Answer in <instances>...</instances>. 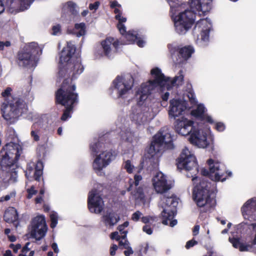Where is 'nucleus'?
Listing matches in <instances>:
<instances>
[{
  "mask_svg": "<svg viewBox=\"0 0 256 256\" xmlns=\"http://www.w3.org/2000/svg\"><path fill=\"white\" fill-rule=\"evenodd\" d=\"M151 74L152 80L142 84L136 92V96L139 105L142 104V102L146 100L148 96L155 89L160 88L161 91L166 88L170 90L173 86L181 85L184 80L182 71H180L173 80L166 78L158 68L151 70Z\"/></svg>",
  "mask_w": 256,
  "mask_h": 256,
  "instance_id": "1",
  "label": "nucleus"
},
{
  "mask_svg": "<svg viewBox=\"0 0 256 256\" xmlns=\"http://www.w3.org/2000/svg\"><path fill=\"white\" fill-rule=\"evenodd\" d=\"M190 10L180 12L174 18L176 31L180 34H184L191 28L196 16L208 12L211 8L212 0H189Z\"/></svg>",
  "mask_w": 256,
  "mask_h": 256,
  "instance_id": "2",
  "label": "nucleus"
},
{
  "mask_svg": "<svg viewBox=\"0 0 256 256\" xmlns=\"http://www.w3.org/2000/svg\"><path fill=\"white\" fill-rule=\"evenodd\" d=\"M76 47L71 42H68L60 56L59 78L70 77L74 78L82 73L83 66L79 58L74 56Z\"/></svg>",
  "mask_w": 256,
  "mask_h": 256,
  "instance_id": "3",
  "label": "nucleus"
},
{
  "mask_svg": "<svg viewBox=\"0 0 256 256\" xmlns=\"http://www.w3.org/2000/svg\"><path fill=\"white\" fill-rule=\"evenodd\" d=\"M172 147V136L168 128H164L154 136L148 150L147 158L152 159L154 162H157L161 152L164 149H170Z\"/></svg>",
  "mask_w": 256,
  "mask_h": 256,
  "instance_id": "4",
  "label": "nucleus"
},
{
  "mask_svg": "<svg viewBox=\"0 0 256 256\" xmlns=\"http://www.w3.org/2000/svg\"><path fill=\"white\" fill-rule=\"evenodd\" d=\"M2 116L10 124H14L18 118L28 111V106L26 102L18 97L12 98L7 104L4 103L2 106Z\"/></svg>",
  "mask_w": 256,
  "mask_h": 256,
  "instance_id": "5",
  "label": "nucleus"
},
{
  "mask_svg": "<svg viewBox=\"0 0 256 256\" xmlns=\"http://www.w3.org/2000/svg\"><path fill=\"white\" fill-rule=\"evenodd\" d=\"M66 80L63 82L62 85L56 94V101L64 106L66 110L64 112L61 119L65 121L70 117V112L72 109V105L76 102L77 94L74 92L76 86L74 85L67 84Z\"/></svg>",
  "mask_w": 256,
  "mask_h": 256,
  "instance_id": "6",
  "label": "nucleus"
},
{
  "mask_svg": "<svg viewBox=\"0 0 256 256\" xmlns=\"http://www.w3.org/2000/svg\"><path fill=\"white\" fill-rule=\"evenodd\" d=\"M194 184L193 190V198L198 206L208 204L210 206L215 204V200L210 194V184L198 178H193Z\"/></svg>",
  "mask_w": 256,
  "mask_h": 256,
  "instance_id": "7",
  "label": "nucleus"
},
{
  "mask_svg": "<svg viewBox=\"0 0 256 256\" xmlns=\"http://www.w3.org/2000/svg\"><path fill=\"white\" fill-rule=\"evenodd\" d=\"M42 48L34 42L30 43L24 51L18 54V64L20 66L32 68L36 66L38 57L42 54Z\"/></svg>",
  "mask_w": 256,
  "mask_h": 256,
  "instance_id": "8",
  "label": "nucleus"
},
{
  "mask_svg": "<svg viewBox=\"0 0 256 256\" xmlns=\"http://www.w3.org/2000/svg\"><path fill=\"white\" fill-rule=\"evenodd\" d=\"M178 204L177 200L172 196H163L161 198L160 206L162 208V223L165 225H170L171 227L177 224L176 220H173L175 214V208Z\"/></svg>",
  "mask_w": 256,
  "mask_h": 256,
  "instance_id": "9",
  "label": "nucleus"
},
{
  "mask_svg": "<svg viewBox=\"0 0 256 256\" xmlns=\"http://www.w3.org/2000/svg\"><path fill=\"white\" fill-rule=\"evenodd\" d=\"M100 144L98 142L90 146L92 151L96 154L92 167L95 172L99 174H102L101 170L108 166L114 158L110 152H100Z\"/></svg>",
  "mask_w": 256,
  "mask_h": 256,
  "instance_id": "10",
  "label": "nucleus"
},
{
  "mask_svg": "<svg viewBox=\"0 0 256 256\" xmlns=\"http://www.w3.org/2000/svg\"><path fill=\"white\" fill-rule=\"evenodd\" d=\"M116 14V18L118 21L117 24V28L120 34L127 40L126 44H132L136 42L137 45L140 47H143L145 44V42L139 38L134 31L126 32V28L124 23L126 21V18L122 16V13L120 10L115 8L114 10Z\"/></svg>",
  "mask_w": 256,
  "mask_h": 256,
  "instance_id": "11",
  "label": "nucleus"
},
{
  "mask_svg": "<svg viewBox=\"0 0 256 256\" xmlns=\"http://www.w3.org/2000/svg\"><path fill=\"white\" fill-rule=\"evenodd\" d=\"M19 146L14 143L6 144L0 152V164L2 168L10 167L20 156Z\"/></svg>",
  "mask_w": 256,
  "mask_h": 256,
  "instance_id": "12",
  "label": "nucleus"
},
{
  "mask_svg": "<svg viewBox=\"0 0 256 256\" xmlns=\"http://www.w3.org/2000/svg\"><path fill=\"white\" fill-rule=\"evenodd\" d=\"M241 210L244 219L250 222H243L240 226H243L246 224L253 229L255 235L252 244H256V224L250 223L256 221V198H252L247 200L242 206Z\"/></svg>",
  "mask_w": 256,
  "mask_h": 256,
  "instance_id": "13",
  "label": "nucleus"
},
{
  "mask_svg": "<svg viewBox=\"0 0 256 256\" xmlns=\"http://www.w3.org/2000/svg\"><path fill=\"white\" fill-rule=\"evenodd\" d=\"M134 80L130 76H118L113 80L112 94L118 98H124L130 91Z\"/></svg>",
  "mask_w": 256,
  "mask_h": 256,
  "instance_id": "14",
  "label": "nucleus"
},
{
  "mask_svg": "<svg viewBox=\"0 0 256 256\" xmlns=\"http://www.w3.org/2000/svg\"><path fill=\"white\" fill-rule=\"evenodd\" d=\"M210 138L208 128L203 130L201 126H198L193 128L189 140L190 143L198 148H206L210 144Z\"/></svg>",
  "mask_w": 256,
  "mask_h": 256,
  "instance_id": "15",
  "label": "nucleus"
},
{
  "mask_svg": "<svg viewBox=\"0 0 256 256\" xmlns=\"http://www.w3.org/2000/svg\"><path fill=\"white\" fill-rule=\"evenodd\" d=\"M209 166V170L205 168L201 169V174L203 176H208L214 181L224 182L226 180V177H224L225 174L224 166L218 162H214L212 159L208 161Z\"/></svg>",
  "mask_w": 256,
  "mask_h": 256,
  "instance_id": "16",
  "label": "nucleus"
},
{
  "mask_svg": "<svg viewBox=\"0 0 256 256\" xmlns=\"http://www.w3.org/2000/svg\"><path fill=\"white\" fill-rule=\"evenodd\" d=\"M178 167L180 169H184L190 171L194 169L197 170V162L193 152L187 147L182 150L180 156L178 160Z\"/></svg>",
  "mask_w": 256,
  "mask_h": 256,
  "instance_id": "17",
  "label": "nucleus"
},
{
  "mask_svg": "<svg viewBox=\"0 0 256 256\" xmlns=\"http://www.w3.org/2000/svg\"><path fill=\"white\" fill-rule=\"evenodd\" d=\"M156 113L151 108L146 106H138L130 115L131 119L136 124H144L152 119Z\"/></svg>",
  "mask_w": 256,
  "mask_h": 256,
  "instance_id": "18",
  "label": "nucleus"
},
{
  "mask_svg": "<svg viewBox=\"0 0 256 256\" xmlns=\"http://www.w3.org/2000/svg\"><path fill=\"white\" fill-rule=\"evenodd\" d=\"M212 28L210 20L208 18L200 19L196 23L194 28L196 32H200L198 36L196 42L201 46L206 44L209 39V32Z\"/></svg>",
  "mask_w": 256,
  "mask_h": 256,
  "instance_id": "19",
  "label": "nucleus"
},
{
  "mask_svg": "<svg viewBox=\"0 0 256 256\" xmlns=\"http://www.w3.org/2000/svg\"><path fill=\"white\" fill-rule=\"evenodd\" d=\"M47 229L44 217L42 216H37L32 222L30 236L36 240H40L44 237Z\"/></svg>",
  "mask_w": 256,
  "mask_h": 256,
  "instance_id": "20",
  "label": "nucleus"
},
{
  "mask_svg": "<svg viewBox=\"0 0 256 256\" xmlns=\"http://www.w3.org/2000/svg\"><path fill=\"white\" fill-rule=\"evenodd\" d=\"M88 206L91 212L100 213L104 209V202L98 191L92 190L88 198Z\"/></svg>",
  "mask_w": 256,
  "mask_h": 256,
  "instance_id": "21",
  "label": "nucleus"
},
{
  "mask_svg": "<svg viewBox=\"0 0 256 256\" xmlns=\"http://www.w3.org/2000/svg\"><path fill=\"white\" fill-rule=\"evenodd\" d=\"M152 185L157 193L162 194L172 188L167 176L162 172H157L152 180Z\"/></svg>",
  "mask_w": 256,
  "mask_h": 256,
  "instance_id": "22",
  "label": "nucleus"
},
{
  "mask_svg": "<svg viewBox=\"0 0 256 256\" xmlns=\"http://www.w3.org/2000/svg\"><path fill=\"white\" fill-rule=\"evenodd\" d=\"M186 108V106L184 102L173 99L170 101L168 110L169 116L171 118H176L182 114Z\"/></svg>",
  "mask_w": 256,
  "mask_h": 256,
  "instance_id": "23",
  "label": "nucleus"
},
{
  "mask_svg": "<svg viewBox=\"0 0 256 256\" xmlns=\"http://www.w3.org/2000/svg\"><path fill=\"white\" fill-rule=\"evenodd\" d=\"M142 180V177L140 175H135L134 180L130 182V186L128 190H132V193L134 198L137 200H142L144 198L143 188L140 186H138L140 182Z\"/></svg>",
  "mask_w": 256,
  "mask_h": 256,
  "instance_id": "24",
  "label": "nucleus"
},
{
  "mask_svg": "<svg viewBox=\"0 0 256 256\" xmlns=\"http://www.w3.org/2000/svg\"><path fill=\"white\" fill-rule=\"evenodd\" d=\"M193 122L186 118H182L181 120H178L175 126L176 132L182 136H186L190 134L194 127Z\"/></svg>",
  "mask_w": 256,
  "mask_h": 256,
  "instance_id": "25",
  "label": "nucleus"
},
{
  "mask_svg": "<svg viewBox=\"0 0 256 256\" xmlns=\"http://www.w3.org/2000/svg\"><path fill=\"white\" fill-rule=\"evenodd\" d=\"M120 42L117 40L112 37L107 38L106 40L101 42V46L103 50L104 54L110 56L112 52V48L116 50L118 48Z\"/></svg>",
  "mask_w": 256,
  "mask_h": 256,
  "instance_id": "26",
  "label": "nucleus"
},
{
  "mask_svg": "<svg viewBox=\"0 0 256 256\" xmlns=\"http://www.w3.org/2000/svg\"><path fill=\"white\" fill-rule=\"evenodd\" d=\"M79 12V7L78 4L72 1L67 2L62 4V16L68 18L70 16H76Z\"/></svg>",
  "mask_w": 256,
  "mask_h": 256,
  "instance_id": "27",
  "label": "nucleus"
},
{
  "mask_svg": "<svg viewBox=\"0 0 256 256\" xmlns=\"http://www.w3.org/2000/svg\"><path fill=\"white\" fill-rule=\"evenodd\" d=\"M42 162L40 161H38L36 166L34 170L32 167L30 166H28L26 172V176L28 178L34 177V178L35 180H39V179L42 174Z\"/></svg>",
  "mask_w": 256,
  "mask_h": 256,
  "instance_id": "28",
  "label": "nucleus"
},
{
  "mask_svg": "<svg viewBox=\"0 0 256 256\" xmlns=\"http://www.w3.org/2000/svg\"><path fill=\"white\" fill-rule=\"evenodd\" d=\"M194 52V50L190 46H184L180 48L178 51V58H176V62L181 63L187 60Z\"/></svg>",
  "mask_w": 256,
  "mask_h": 256,
  "instance_id": "29",
  "label": "nucleus"
},
{
  "mask_svg": "<svg viewBox=\"0 0 256 256\" xmlns=\"http://www.w3.org/2000/svg\"><path fill=\"white\" fill-rule=\"evenodd\" d=\"M204 112L205 108L204 107V105L200 104L198 105L196 109L192 110L191 114L192 116L200 118H204L205 117L207 122H209L210 123H212L214 121L212 118L210 116H205Z\"/></svg>",
  "mask_w": 256,
  "mask_h": 256,
  "instance_id": "30",
  "label": "nucleus"
},
{
  "mask_svg": "<svg viewBox=\"0 0 256 256\" xmlns=\"http://www.w3.org/2000/svg\"><path fill=\"white\" fill-rule=\"evenodd\" d=\"M229 242L234 248H238L240 252H247L251 248L250 245L244 244L240 239L238 238H230Z\"/></svg>",
  "mask_w": 256,
  "mask_h": 256,
  "instance_id": "31",
  "label": "nucleus"
},
{
  "mask_svg": "<svg viewBox=\"0 0 256 256\" xmlns=\"http://www.w3.org/2000/svg\"><path fill=\"white\" fill-rule=\"evenodd\" d=\"M106 224L110 226H114L118 222L120 218L118 216L113 212H107L103 216Z\"/></svg>",
  "mask_w": 256,
  "mask_h": 256,
  "instance_id": "32",
  "label": "nucleus"
},
{
  "mask_svg": "<svg viewBox=\"0 0 256 256\" xmlns=\"http://www.w3.org/2000/svg\"><path fill=\"white\" fill-rule=\"evenodd\" d=\"M4 220L8 222H12L18 218L16 210L13 207L8 208L4 214Z\"/></svg>",
  "mask_w": 256,
  "mask_h": 256,
  "instance_id": "33",
  "label": "nucleus"
},
{
  "mask_svg": "<svg viewBox=\"0 0 256 256\" xmlns=\"http://www.w3.org/2000/svg\"><path fill=\"white\" fill-rule=\"evenodd\" d=\"M12 4H13L12 7L15 8V4L18 3L21 6L22 10L28 8L30 4L33 2L34 0H10Z\"/></svg>",
  "mask_w": 256,
  "mask_h": 256,
  "instance_id": "34",
  "label": "nucleus"
},
{
  "mask_svg": "<svg viewBox=\"0 0 256 256\" xmlns=\"http://www.w3.org/2000/svg\"><path fill=\"white\" fill-rule=\"evenodd\" d=\"M74 33L78 37L83 36L86 33V26L83 22L76 24L74 26Z\"/></svg>",
  "mask_w": 256,
  "mask_h": 256,
  "instance_id": "35",
  "label": "nucleus"
},
{
  "mask_svg": "<svg viewBox=\"0 0 256 256\" xmlns=\"http://www.w3.org/2000/svg\"><path fill=\"white\" fill-rule=\"evenodd\" d=\"M166 1L170 6L172 12L174 14H175L178 10L176 8L181 7L182 5V0H166Z\"/></svg>",
  "mask_w": 256,
  "mask_h": 256,
  "instance_id": "36",
  "label": "nucleus"
},
{
  "mask_svg": "<svg viewBox=\"0 0 256 256\" xmlns=\"http://www.w3.org/2000/svg\"><path fill=\"white\" fill-rule=\"evenodd\" d=\"M123 233H124V235L121 236V238L118 241L119 246L122 247V248H128V246L130 245V243L126 239L128 231H124Z\"/></svg>",
  "mask_w": 256,
  "mask_h": 256,
  "instance_id": "37",
  "label": "nucleus"
},
{
  "mask_svg": "<svg viewBox=\"0 0 256 256\" xmlns=\"http://www.w3.org/2000/svg\"><path fill=\"white\" fill-rule=\"evenodd\" d=\"M50 218L51 220L50 226L52 228H54L56 227L58 222V216L56 213L52 212L50 214Z\"/></svg>",
  "mask_w": 256,
  "mask_h": 256,
  "instance_id": "38",
  "label": "nucleus"
},
{
  "mask_svg": "<svg viewBox=\"0 0 256 256\" xmlns=\"http://www.w3.org/2000/svg\"><path fill=\"white\" fill-rule=\"evenodd\" d=\"M124 167L129 173L132 172H133V170L134 168V165L130 160H128L125 162L124 164Z\"/></svg>",
  "mask_w": 256,
  "mask_h": 256,
  "instance_id": "39",
  "label": "nucleus"
},
{
  "mask_svg": "<svg viewBox=\"0 0 256 256\" xmlns=\"http://www.w3.org/2000/svg\"><path fill=\"white\" fill-rule=\"evenodd\" d=\"M133 134L130 132H126L122 135V138L126 141L131 142L132 141Z\"/></svg>",
  "mask_w": 256,
  "mask_h": 256,
  "instance_id": "40",
  "label": "nucleus"
},
{
  "mask_svg": "<svg viewBox=\"0 0 256 256\" xmlns=\"http://www.w3.org/2000/svg\"><path fill=\"white\" fill-rule=\"evenodd\" d=\"M12 89L10 87H8L2 93V96L6 100H7V98L10 96L11 94Z\"/></svg>",
  "mask_w": 256,
  "mask_h": 256,
  "instance_id": "41",
  "label": "nucleus"
},
{
  "mask_svg": "<svg viewBox=\"0 0 256 256\" xmlns=\"http://www.w3.org/2000/svg\"><path fill=\"white\" fill-rule=\"evenodd\" d=\"M142 216V214L140 211H136L132 216V220L134 222L138 221Z\"/></svg>",
  "mask_w": 256,
  "mask_h": 256,
  "instance_id": "42",
  "label": "nucleus"
},
{
  "mask_svg": "<svg viewBox=\"0 0 256 256\" xmlns=\"http://www.w3.org/2000/svg\"><path fill=\"white\" fill-rule=\"evenodd\" d=\"M128 224L129 223L128 222H126L118 226V230L122 236L124 235V233H123V232L125 231L124 228L128 226Z\"/></svg>",
  "mask_w": 256,
  "mask_h": 256,
  "instance_id": "43",
  "label": "nucleus"
},
{
  "mask_svg": "<svg viewBox=\"0 0 256 256\" xmlns=\"http://www.w3.org/2000/svg\"><path fill=\"white\" fill-rule=\"evenodd\" d=\"M10 45L11 44L9 41H0V50H4L6 48L10 47Z\"/></svg>",
  "mask_w": 256,
  "mask_h": 256,
  "instance_id": "44",
  "label": "nucleus"
},
{
  "mask_svg": "<svg viewBox=\"0 0 256 256\" xmlns=\"http://www.w3.org/2000/svg\"><path fill=\"white\" fill-rule=\"evenodd\" d=\"M28 192V195L27 198L29 199L31 198L33 195L36 194V190L34 189V187L32 186L30 188L28 189L27 190Z\"/></svg>",
  "mask_w": 256,
  "mask_h": 256,
  "instance_id": "45",
  "label": "nucleus"
},
{
  "mask_svg": "<svg viewBox=\"0 0 256 256\" xmlns=\"http://www.w3.org/2000/svg\"><path fill=\"white\" fill-rule=\"evenodd\" d=\"M30 134L35 141H38L40 140L38 130H32Z\"/></svg>",
  "mask_w": 256,
  "mask_h": 256,
  "instance_id": "46",
  "label": "nucleus"
},
{
  "mask_svg": "<svg viewBox=\"0 0 256 256\" xmlns=\"http://www.w3.org/2000/svg\"><path fill=\"white\" fill-rule=\"evenodd\" d=\"M60 32V26L59 24L54 26L52 28V34L53 35H58Z\"/></svg>",
  "mask_w": 256,
  "mask_h": 256,
  "instance_id": "47",
  "label": "nucleus"
},
{
  "mask_svg": "<svg viewBox=\"0 0 256 256\" xmlns=\"http://www.w3.org/2000/svg\"><path fill=\"white\" fill-rule=\"evenodd\" d=\"M100 4V3L98 2H96L94 4H90L89 5V8L90 10H94L96 11L98 8Z\"/></svg>",
  "mask_w": 256,
  "mask_h": 256,
  "instance_id": "48",
  "label": "nucleus"
},
{
  "mask_svg": "<svg viewBox=\"0 0 256 256\" xmlns=\"http://www.w3.org/2000/svg\"><path fill=\"white\" fill-rule=\"evenodd\" d=\"M143 231L148 234H151L152 233V230L148 225H145L142 228Z\"/></svg>",
  "mask_w": 256,
  "mask_h": 256,
  "instance_id": "49",
  "label": "nucleus"
},
{
  "mask_svg": "<svg viewBox=\"0 0 256 256\" xmlns=\"http://www.w3.org/2000/svg\"><path fill=\"white\" fill-rule=\"evenodd\" d=\"M197 242L194 240H189L188 241L186 244V248H187V249H188L190 248L191 247H192L193 246H194V245L196 244H197Z\"/></svg>",
  "mask_w": 256,
  "mask_h": 256,
  "instance_id": "50",
  "label": "nucleus"
},
{
  "mask_svg": "<svg viewBox=\"0 0 256 256\" xmlns=\"http://www.w3.org/2000/svg\"><path fill=\"white\" fill-rule=\"evenodd\" d=\"M10 246L13 250V251L15 253H16L18 250L21 248H22V246L20 244H17L16 245H14V244H10Z\"/></svg>",
  "mask_w": 256,
  "mask_h": 256,
  "instance_id": "51",
  "label": "nucleus"
},
{
  "mask_svg": "<svg viewBox=\"0 0 256 256\" xmlns=\"http://www.w3.org/2000/svg\"><path fill=\"white\" fill-rule=\"evenodd\" d=\"M124 248L126 249V250L124 251V254L126 256H129L130 254H132L134 253V251L130 245L128 246V248Z\"/></svg>",
  "mask_w": 256,
  "mask_h": 256,
  "instance_id": "52",
  "label": "nucleus"
},
{
  "mask_svg": "<svg viewBox=\"0 0 256 256\" xmlns=\"http://www.w3.org/2000/svg\"><path fill=\"white\" fill-rule=\"evenodd\" d=\"M110 238L112 239L119 240L120 239L121 236L118 235V232H115L111 234Z\"/></svg>",
  "mask_w": 256,
  "mask_h": 256,
  "instance_id": "53",
  "label": "nucleus"
},
{
  "mask_svg": "<svg viewBox=\"0 0 256 256\" xmlns=\"http://www.w3.org/2000/svg\"><path fill=\"white\" fill-rule=\"evenodd\" d=\"M118 249V246L116 244H114L112 245L110 248V254L113 256L116 254V252Z\"/></svg>",
  "mask_w": 256,
  "mask_h": 256,
  "instance_id": "54",
  "label": "nucleus"
},
{
  "mask_svg": "<svg viewBox=\"0 0 256 256\" xmlns=\"http://www.w3.org/2000/svg\"><path fill=\"white\" fill-rule=\"evenodd\" d=\"M216 128L218 130L221 132L224 130L225 126L222 123L218 122L216 124Z\"/></svg>",
  "mask_w": 256,
  "mask_h": 256,
  "instance_id": "55",
  "label": "nucleus"
},
{
  "mask_svg": "<svg viewBox=\"0 0 256 256\" xmlns=\"http://www.w3.org/2000/svg\"><path fill=\"white\" fill-rule=\"evenodd\" d=\"M16 193L14 192H12L10 194L6 195L4 197V199L6 201H8L10 200L11 198L15 196Z\"/></svg>",
  "mask_w": 256,
  "mask_h": 256,
  "instance_id": "56",
  "label": "nucleus"
},
{
  "mask_svg": "<svg viewBox=\"0 0 256 256\" xmlns=\"http://www.w3.org/2000/svg\"><path fill=\"white\" fill-rule=\"evenodd\" d=\"M142 247L143 248H141L140 250V256H142V253H146V252H147V250H148V244H144V246H142Z\"/></svg>",
  "mask_w": 256,
  "mask_h": 256,
  "instance_id": "57",
  "label": "nucleus"
},
{
  "mask_svg": "<svg viewBox=\"0 0 256 256\" xmlns=\"http://www.w3.org/2000/svg\"><path fill=\"white\" fill-rule=\"evenodd\" d=\"M200 226L198 225L195 226L192 230L193 236H196L198 234L200 230Z\"/></svg>",
  "mask_w": 256,
  "mask_h": 256,
  "instance_id": "58",
  "label": "nucleus"
},
{
  "mask_svg": "<svg viewBox=\"0 0 256 256\" xmlns=\"http://www.w3.org/2000/svg\"><path fill=\"white\" fill-rule=\"evenodd\" d=\"M30 244V242H27L26 244V246L22 248V254H25L30 250V248H28V246Z\"/></svg>",
  "mask_w": 256,
  "mask_h": 256,
  "instance_id": "59",
  "label": "nucleus"
},
{
  "mask_svg": "<svg viewBox=\"0 0 256 256\" xmlns=\"http://www.w3.org/2000/svg\"><path fill=\"white\" fill-rule=\"evenodd\" d=\"M30 244V242H27L26 244V246L22 248V254H25L30 250V248H28V246Z\"/></svg>",
  "mask_w": 256,
  "mask_h": 256,
  "instance_id": "60",
  "label": "nucleus"
},
{
  "mask_svg": "<svg viewBox=\"0 0 256 256\" xmlns=\"http://www.w3.org/2000/svg\"><path fill=\"white\" fill-rule=\"evenodd\" d=\"M52 248L54 252L58 253L59 252V249L58 248L57 244L56 242H54L52 244Z\"/></svg>",
  "mask_w": 256,
  "mask_h": 256,
  "instance_id": "61",
  "label": "nucleus"
},
{
  "mask_svg": "<svg viewBox=\"0 0 256 256\" xmlns=\"http://www.w3.org/2000/svg\"><path fill=\"white\" fill-rule=\"evenodd\" d=\"M110 6L112 8H115L116 7H120L121 5L118 4L116 1H114L111 2Z\"/></svg>",
  "mask_w": 256,
  "mask_h": 256,
  "instance_id": "62",
  "label": "nucleus"
},
{
  "mask_svg": "<svg viewBox=\"0 0 256 256\" xmlns=\"http://www.w3.org/2000/svg\"><path fill=\"white\" fill-rule=\"evenodd\" d=\"M5 7L2 0H0V14L2 13L4 10Z\"/></svg>",
  "mask_w": 256,
  "mask_h": 256,
  "instance_id": "63",
  "label": "nucleus"
},
{
  "mask_svg": "<svg viewBox=\"0 0 256 256\" xmlns=\"http://www.w3.org/2000/svg\"><path fill=\"white\" fill-rule=\"evenodd\" d=\"M150 218H151L148 216H142V221L144 223L146 224L150 222Z\"/></svg>",
  "mask_w": 256,
  "mask_h": 256,
  "instance_id": "64",
  "label": "nucleus"
}]
</instances>
